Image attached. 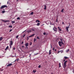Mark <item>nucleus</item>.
<instances>
[{
  "mask_svg": "<svg viewBox=\"0 0 74 74\" xmlns=\"http://www.w3.org/2000/svg\"><path fill=\"white\" fill-rule=\"evenodd\" d=\"M68 62V61L66 60L65 61V62H64V69H65V68L66 67V63Z\"/></svg>",
  "mask_w": 74,
  "mask_h": 74,
  "instance_id": "f257e3e1",
  "label": "nucleus"
},
{
  "mask_svg": "<svg viewBox=\"0 0 74 74\" xmlns=\"http://www.w3.org/2000/svg\"><path fill=\"white\" fill-rule=\"evenodd\" d=\"M7 8V6L6 5H3L1 6V9H3V8Z\"/></svg>",
  "mask_w": 74,
  "mask_h": 74,
  "instance_id": "f03ea898",
  "label": "nucleus"
},
{
  "mask_svg": "<svg viewBox=\"0 0 74 74\" xmlns=\"http://www.w3.org/2000/svg\"><path fill=\"white\" fill-rule=\"evenodd\" d=\"M54 28H55V29L53 28V30L55 32H57V28L55 27V25H54Z\"/></svg>",
  "mask_w": 74,
  "mask_h": 74,
  "instance_id": "7ed1b4c3",
  "label": "nucleus"
},
{
  "mask_svg": "<svg viewBox=\"0 0 74 74\" xmlns=\"http://www.w3.org/2000/svg\"><path fill=\"white\" fill-rule=\"evenodd\" d=\"M58 44H59V45H60V47L62 46V43L61 42V41L59 42Z\"/></svg>",
  "mask_w": 74,
  "mask_h": 74,
  "instance_id": "20e7f679",
  "label": "nucleus"
},
{
  "mask_svg": "<svg viewBox=\"0 0 74 74\" xmlns=\"http://www.w3.org/2000/svg\"><path fill=\"white\" fill-rule=\"evenodd\" d=\"M2 21H3V22H5V23H6V22H10V21L9 20H2Z\"/></svg>",
  "mask_w": 74,
  "mask_h": 74,
  "instance_id": "39448f33",
  "label": "nucleus"
},
{
  "mask_svg": "<svg viewBox=\"0 0 74 74\" xmlns=\"http://www.w3.org/2000/svg\"><path fill=\"white\" fill-rule=\"evenodd\" d=\"M69 27H66V31H68V32H69Z\"/></svg>",
  "mask_w": 74,
  "mask_h": 74,
  "instance_id": "423d86ee",
  "label": "nucleus"
},
{
  "mask_svg": "<svg viewBox=\"0 0 74 74\" xmlns=\"http://www.w3.org/2000/svg\"><path fill=\"white\" fill-rule=\"evenodd\" d=\"M12 64H9L7 65V67H10V66H12Z\"/></svg>",
  "mask_w": 74,
  "mask_h": 74,
  "instance_id": "0eeeda50",
  "label": "nucleus"
},
{
  "mask_svg": "<svg viewBox=\"0 0 74 74\" xmlns=\"http://www.w3.org/2000/svg\"><path fill=\"white\" fill-rule=\"evenodd\" d=\"M12 44H13V42L12 41L10 42V45H12Z\"/></svg>",
  "mask_w": 74,
  "mask_h": 74,
  "instance_id": "6e6552de",
  "label": "nucleus"
},
{
  "mask_svg": "<svg viewBox=\"0 0 74 74\" xmlns=\"http://www.w3.org/2000/svg\"><path fill=\"white\" fill-rule=\"evenodd\" d=\"M25 45L26 47H27L29 46V43H27L25 44Z\"/></svg>",
  "mask_w": 74,
  "mask_h": 74,
  "instance_id": "1a4fd4ad",
  "label": "nucleus"
},
{
  "mask_svg": "<svg viewBox=\"0 0 74 74\" xmlns=\"http://www.w3.org/2000/svg\"><path fill=\"white\" fill-rule=\"evenodd\" d=\"M45 8H44V10H47V6L46 5H44Z\"/></svg>",
  "mask_w": 74,
  "mask_h": 74,
  "instance_id": "9d476101",
  "label": "nucleus"
},
{
  "mask_svg": "<svg viewBox=\"0 0 74 74\" xmlns=\"http://www.w3.org/2000/svg\"><path fill=\"white\" fill-rule=\"evenodd\" d=\"M8 48H9V47H8V46H7L6 49H5V50L6 51L7 50V49H8Z\"/></svg>",
  "mask_w": 74,
  "mask_h": 74,
  "instance_id": "9b49d317",
  "label": "nucleus"
},
{
  "mask_svg": "<svg viewBox=\"0 0 74 74\" xmlns=\"http://www.w3.org/2000/svg\"><path fill=\"white\" fill-rule=\"evenodd\" d=\"M49 55H51V50L49 51Z\"/></svg>",
  "mask_w": 74,
  "mask_h": 74,
  "instance_id": "f8f14e48",
  "label": "nucleus"
},
{
  "mask_svg": "<svg viewBox=\"0 0 74 74\" xmlns=\"http://www.w3.org/2000/svg\"><path fill=\"white\" fill-rule=\"evenodd\" d=\"M34 36V34H33L32 35L29 36V37H33V36Z\"/></svg>",
  "mask_w": 74,
  "mask_h": 74,
  "instance_id": "ddd939ff",
  "label": "nucleus"
},
{
  "mask_svg": "<svg viewBox=\"0 0 74 74\" xmlns=\"http://www.w3.org/2000/svg\"><path fill=\"white\" fill-rule=\"evenodd\" d=\"M29 37H29H29L27 36V40H29Z\"/></svg>",
  "mask_w": 74,
  "mask_h": 74,
  "instance_id": "4468645a",
  "label": "nucleus"
},
{
  "mask_svg": "<svg viewBox=\"0 0 74 74\" xmlns=\"http://www.w3.org/2000/svg\"><path fill=\"white\" fill-rule=\"evenodd\" d=\"M3 40V37H1L0 38V41H1Z\"/></svg>",
  "mask_w": 74,
  "mask_h": 74,
  "instance_id": "2eb2a0df",
  "label": "nucleus"
},
{
  "mask_svg": "<svg viewBox=\"0 0 74 74\" xmlns=\"http://www.w3.org/2000/svg\"><path fill=\"white\" fill-rule=\"evenodd\" d=\"M60 52H61V53H63V50H61L60 51Z\"/></svg>",
  "mask_w": 74,
  "mask_h": 74,
  "instance_id": "dca6fc26",
  "label": "nucleus"
},
{
  "mask_svg": "<svg viewBox=\"0 0 74 74\" xmlns=\"http://www.w3.org/2000/svg\"><path fill=\"white\" fill-rule=\"evenodd\" d=\"M36 71H37L36 70H33V72L34 73H36Z\"/></svg>",
  "mask_w": 74,
  "mask_h": 74,
  "instance_id": "f3484780",
  "label": "nucleus"
},
{
  "mask_svg": "<svg viewBox=\"0 0 74 74\" xmlns=\"http://www.w3.org/2000/svg\"><path fill=\"white\" fill-rule=\"evenodd\" d=\"M64 10V9H62V10L61 11V12H64V11H63V10Z\"/></svg>",
  "mask_w": 74,
  "mask_h": 74,
  "instance_id": "a211bd4d",
  "label": "nucleus"
},
{
  "mask_svg": "<svg viewBox=\"0 0 74 74\" xmlns=\"http://www.w3.org/2000/svg\"><path fill=\"white\" fill-rule=\"evenodd\" d=\"M58 29H59V31H61V29H60V27H58Z\"/></svg>",
  "mask_w": 74,
  "mask_h": 74,
  "instance_id": "6ab92c4d",
  "label": "nucleus"
},
{
  "mask_svg": "<svg viewBox=\"0 0 74 74\" xmlns=\"http://www.w3.org/2000/svg\"><path fill=\"white\" fill-rule=\"evenodd\" d=\"M69 49H68L66 51V52H69Z\"/></svg>",
  "mask_w": 74,
  "mask_h": 74,
  "instance_id": "aec40b11",
  "label": "nucleus"
},
{
  "mask_svg": "<svg viewBox=\"0 0 74 74\" xmlns=\"http://www.w3.org/2000/svg\"><path fill=\"white\" fill-rule=\"evenodd\" d=\"M40 22V21L38 20H36V22Z\"/></svg>",
  "mask_w": 74,
  "mask_h": 74,
  "instance_id": "412c9836",
  "label": "nucleus"
},
{
  "mask_svg": "<svg viewBox=\"0 0 74 74\" xmlns=\"http://www.w3.org/2000/svg\"><path fill=\"white\" fill-rule=\"evenodd\" d=\"M40 23H37V24L36 25V26H39L40 25Z\"/></svg>",
  "mask_w": 74,
  "mask_h": 74,
  "instance_id": "4be33fe9",
  "label": "nucleus"
},
{
  "mask_svg": "<svg viewBox=\"0 0 74 74\" xmlns=\"http://www.w3.org/2000/svg\"><path fill=\"white\" fill-rule=\"evenodd\" d=\"M15 22L14 21H12V24H13V23H15Z\"/></svg>",
  "mask_w": 74,
  "mask_h": 74,
  "instance_id": "5701e85b",
  "label": "nucleus"
},
{
  "mask_svg": "<svg viewBox=\"0 0 74 74\" xmlns=\"http://www.w3.org/2000/svg\"><path fill=\"white\" fill-rule=\"evenodd\" d=\"M18 61H19V59H16V60H15L14 62H15L16 61L17 62H18Z\"/></svg>",
  "mask_w": 74,
  "mask_h": 74,
  "instance_id": "b1692460",
  "label": "nucleus"
},
{
  "mask_svg": "<svg viewBox=\"0 0 74 74\" xmlns=\"http://www.w3.org/2000/svg\"><path fill=\"white\" fill-rule=\"evenodd\" d=\"M12 25H9V27H11V28H12Z\"/></svg>",
  "mask_w": 74,
  "mask_h": 74,
  "instance_id": "393cba45",
  "label": "nucleus"
},
{
  "mask_svg": "<svg viewBox=\"0 0 74 74\" xmlns=\"http://www.w3.org/2000/svg\"><path fill=\"white\" fill-rule=\"evenodd\" d=\"M17 19H18V20H20V17H17Z\"/></svg>",
  "mask_w": 74,
  "mask_h": 74,
  "instance_id": "a878e982",
  "label": "nucleus"
},
{
  "mask_svg": "<svg viewBox=\"0 0 74 74\" xmlns=\"http://www.w3.org/2000/svg\"><path fill=\"white\" fill-rule=\"evenodd\" d=\"M61 43H62V44L63 45H64V43L63 42V41H61Z\"/></svg>",
  "mask_w": 74,
  "mask_h": 74,
  "instance_id": "bb28decb",
  "label": "nucleus"
},
{
  "mask_svg": "<svg viewBox=\"0 0 74 74\" xmlns=\"http://www.w3.org/2000/svg\"><path fill=\"white\" fill-rule=\"evenodd\" d=\"M61 67V65H60V63H59V67Z\"/></svg>",
  "mask_w": 74,
  "mask_h": 74,
  "instance_id": "cd10ccee",
  "label": "nucleus"
},
{
  "mask_svg": "<svg viewBox=\"0 0 74 74\" xmlns=\"http://www.w3.org/2000/svg\"><path fill=\"white\" fill-rule=\"evenodd\" d=\"M33 12H32L30 14V15H33Z\"/></svg>",
  "mask_w": 74,
  "mask_h": 74,
  "instance_id": "c85d7f7f",
  "label": "nucleus"
},
{
  "mask_svg": "<svg viewBox=\"0 0 74 74\" xmlns=\"http://www.w3.org/2000/svg\"><path fill=\"white\" fill-rule=\"evenodd\" d=\"M56 22H58V18H57L56 19Z\"/></svg>",
  "mask_w": 74,
  "mask_h": 74,
  "instance_id": "c756f323",
  "label": "nucleus"
},
{
  "mask_svg": "<svg viewBox=\"0 0 74 74\" xmlns=\"http://www.w3.org/2000/svg\"><path fill=\"white\" fill-rule=\"evenodd\" d=\"M64 59H67L68 58L67 57H64Z\"/></svg>",
  "mask_w": 74,
  "mask_h": 74,
  "instance_id": "7c9ffc66",
  "label": "nucleus"
},
{
  "mask_svg": "<svg viewBox=\"0 0 74 74\" xmlns=\"http://www.w3.org/2000/svg\"><path fill=\"white\" fill-rule=\"evenodd\" d=\"M0 71H3V69H1L0 68Z\"/></svg>",
  "mask_w": 74,
  "mask_h": 74,
  "instance_id": "2f4dec72",
  "label": "nucleus"
},
{
  "mask_svg": "<svg viewBox=\"0 0 74 74\" xmlns=\"http://www.w3.org/2000/svg\"><path fill=\"white\" fill-rule=\"evenodd\" d=\"M41 65H40L38 66V67L39 68H40V67H41Z\"/></svg>",
  "mask_w": 74,
  "mask_h": 74,
  "instance_id": "473e14b6",
  "label": "nucleus"
},
{
  "mask_svg": "<svg viewBox=\"0 0 74 74\" xmlns=\"http://www.w3.org/2000/svg\"><path fill=\"white\" fill-rule=\"evenodd\" d=\"M2 13H4V12H5V11L4 10L3 11H2Z\"/></svg>",
  "mask_w": 74,
  "mask_h": 74,
  "instance_id": "72a5a7b5",
  "label": "nucleus"
},
{
  "mask_svg": "<svg viewBox=\"0 0 74 74\" xmlns=\"http://www.w3.org/2000/svg\"><path fill=\"white\" fill-rule=\"evenodd\" d=\"M32 42H30V44H29L30 45H32Z\"/></svg>",
  "mask_w": 74,
  "mask_h": 74,
  "instance_id": "f704fd0d",
  "label": "nucleus"
},
{
  "mask_svg": "<svg viewBox=\"0 0 74 74\" xmlns=\"http://www.w3.org/2000/svg\"><path fill=\"white\" fill-rule=\"evenodd\" d=\"M38 53H36V54H34V55H35V56H36L37 55H38Z\"/></svg>",
  "mask_w": 74,
  "mask_h": 74,
  "instance_id": "c9c22d12",
  "label": "nucleus"
},
{
  "mask_svg": "<svg viewBox=\"0 0 74 74\" xmlns=\"http://www.w3.org/2000/svg\"><path fill=\"white\" fill-rule=\"evenodd\" d=\"M43 35H45L46 34V33L45 32H44L43 34Z\"/></svg>",
  "mask_w": 74,
  "mask_h": 74,
  "instance_id": "e433bc0d",
  "label": "nucleus"
},
{
  "mask_svg": "<svg viewBox=\"0 0 74 74\" xmlns=\"http://www.w3.org/2000/svg\"><path fill=\"white\" fill-rule=\"evenodd\" d=\"M12 29H11L10 30L9 32H12Z\"/></svg>",
  "mask_w": 74,
  "mask_h": 74,
  "instance_id": "4c0bfd02",
  "label": "nucleus"
},
{
  "mask_svg": "<svg viewBox=\"0 0 74 74\" xmlns=\"http://www.w3.org/2000/svg\"><path fill=\"white\" fill-rule=\"evenodd\" d=\"M27 32H28V33H29V32H31V30L28 31Z\"/></svg>",
  "mask_w": 74,
  "mask_h": 74,
  "instance_id": "58836bf2",
  "label": "nucleus"
},
{
  "mask_svg": "<svg viewBox=\"0 0 74 74\" xmlns=\"http://www.w3.org/2000/svg\"><path fill=\"white\" fill-rule=\"evenodd\" d=\"M18 37H19V36L18 35L16 37V38H18Z\"/></svg>",
  "mask_w": 74,
  "mask_h": 74,
  "instance_id": "ea45409f",
  "label": "nucleus"
},
{
  "mask_svg": "<svg viewBox=\"0 0 74 74\" xmlns=\"http://www.w3.org/2000/svg\"><path fill=\"white\" fill-rule=\"evenodd\" d=\"M69 25L68 27H70V23H69Z\"/></svg>",
  "mask_w": 74,
  "mask_h": 74,
  "instance_id": "a19ab883",
  "label": "nucleus"
},
{
  "mask_svg": "<svg viewBox=\"0 0 74 74\" xmlns=\"http://www.w3.org/2000/svg\"><path fill=\"white\" fill-rule=\"evenodd\" d=\"M53 51H55V47H54L53 49Z\"/></svg>",
  "mask_w": 74,
  "mask_h": 74,
  "instance_id": "79ce46f5",
  "label": "nucleus"
},
{
  "mask_svg": "<svg viewBox=\"0 0 74 74\" xmlns=\"http://www.w3.org/2000/svg\"><path fill=\"white\" fill-rule=\"evenodd\" d=\"M25 36H26V35L25 34H24L23 36V37H25Z\"/></svg>",
  "mask_w": 74,
  "mask_h": 74,
  "instance_id": "37998d69",
  "label": "nucleus"
},
{
  "mask_svg": "<svg viewBox=\"0 0 74 74\" xmlns=\"http://www.w3.org/2000/svg\"><path fill=\"white\" fill-rule=\"evenodd\" d=\"M60 52V51H58V53H57L56 54H57V53H59Z\"/></svg>",
  "mask_w": 74,
  "mask_h": 74,
  "instance_id": "c03bdc74",
  "label": "nucleus"
},
{
  "mask_svg": "<svg viewBox=\"0 0 74 74\" xmlns=\"http://www.w3.org/2000/svg\"><path fill=\"white\" fill-rule=\"evenodd\" d=\"M22 48H25V46H22Z\"/></svg>",
  "mask_w": 74,
  "mask_h": 74,
  "instance_id": "a18cd8bd",
  "label": "nucleus"
},
{
  "mask_svg": "<svg viewBox=\"0 0 74 74\" xmlns=\"http://www.w3.org/2000/svg\"><path fill=\"white\" fill-rule=\"evenodd\" d=\"M37 39H39V37H38V36L37 37Z\"/></svg>",
  "mask_w": 74,
  "mask_h": 74,
  "instance_id": "49530a36",
  "label": "nucleus"
},
{
  "mask_svg": "<svg viewBox=\"0 0 74 74\" xmlns=\"http://www.w3.org/2000/svg\"><path fill=\"white\" fill-rule=\"evenodd\" d=\"M36 39L35 38H34V41H36Z\"/></svg>",
  "mask_w": 74,
  "mask_h": 74,
  "instance_id": "de8ad7c7",
  "label": "nucleus"
},
{
  "mask_svg": "<svg viewBox=\"0 0 74 74\" xmlns=\"http://www.w3.org/2000/svg\"><path fill=\"white\" fill-rule=\"evenodd\" d=\"M65 60H66V59H64L63 60V62H65Z\"/></svg>",
  "mask_w": 74,
  "mask_h": 74,
  "instance_id": "09e8293b",
  "label": "nucleus"
},
{
  "mask_svg": "<svg viewBox=\"0 0 74 74\" xmlns=\"http://www.w3.org/2000/svg\"><path fill=\"white\" fill-rule=\"evenodd\" d=\"M23 42L22 41L21 43V44H23Z\"/></svg>",
  "mask_w": 74,
  "mask_h": 74,
  "instance_id": "8fccbe9b",
  "label": "nucleus"
},
{
  "mask_svg": "<svg viewBox=\"0 0 74 74\" xmlns=\"http://www.w3.org/2000/svg\"><path fill=\"white\" fill-rule=\"evenodd\" d=\"M10 45V48H11V45Z\"/></svg>",
  "mask_w": 74,
  "mask_h": 74,
  "instance_id": "3c124183",
  "label": "nucleus"
},
{
  "mask_svg": "<svg viewBox=\"0 0 74 74\" xmlns=\"http://www.w3.org/2000/svg\"><path fill=\"white\" fill-rule=\"evenodd\" d=\"M25 48L26 49L27 48V49H28V47H25Z\"/></svg>",
  "mask_w": 74,
  "mask_h": 74,
  "instance_id": "603ef678",
  "label": "nucleus"
},
{
  "mask_svg": "<svg viewBox=\"0 0 74 74\" xmlns=\"http://www.w3.org/2000/svg\"><path fill=\"white\" fill-rule=\"evenodd\" d=\"M51 25H54V24H51Z\"/></svg>",
  "mask_w": 74,
  "mask_h": 74,
  "instance_id": "864d4df0",
  "label": "nucleus"
},
{
  "mask_svg": "<svg viewBox=\"0 0 74 74\" xmlns=\"http://www.w3.org/2000/svg\"><path fill=\"white\" fill-rule=\"evenodd\" d=\"M51 48H52V46L51 45Z\"/></svg>",
  "mask_w": 74,
  "mask_h": 74,
  "instance_id": "5fc2aeb1",
  "label": "nucleus"
},
{
  "mask_svg": "<svg viewBox=\"0 0 74 74\" xmlns=\"http://www.w3.org/2000/svg\"><path fill=\"white\" fill-rule=\"evenodd\" d=\"M8 3H9V2H8V1L7 2V4H8Z\"/></svg>",
  "mask_w": 74,
  "mask_h": 74,
  "instance_id": "6e6d98bb",
  "label": "nucleus"
},
{
  "mask_svg": "<svg viewBox=\"0 0 74 74\" xmlns=\"http://www.w3.org/2000/svg\"><path fill=\"white\" fill-rule=\"evenodd\" d=\"M62 24L63 25L64 24V22H62Z\"/></svg>",
  "mask_w": 74,
  "mask_h": 74,
  "instance_id": "4d7b16f0",
  "label": "nucleus"
},
{
  "mask_svg": "<svg viewBox=\"0 0 74 74\" xmlns=\"http://www.w3.org/2000/svg\"><path fill=\"white\" fill-rule=\"evenodd\" d=\"M14 50H15V47H14L13 48Z\"/></svg>",
  "mask_w": 74,
  "mask_h": 74,
  "instance_id": "13d9d810",
  "label": "nucleus"
},
{
  "mask_svg": "<svg viewBox=\"0 0 74 74\" xmlns=\"http://www.w3.org/2000/svg\"><path fill=\"white\" fill-rule=\"evenodd\" d=\"M55 52H56V49H55Z\"/></svg>",
  "mask_w": 74,
  "mask_h": 74,
  "instance_id": "bf43d9fd",
  "label": "nucleus"
},
{
  "mask_svg": "<svg viewBox=\"0 0 74 74\" xmlns=\"http://www.w3.org/2000/svg\"><path fill=\"white\" fill-rule=\"evenodd\" d=\"M32 30H33V31H34V29H32Z\"/></svg>",
  "mask_w": 74,
  "mask_h": 74,
  "instance_id": "052dcab7",
  "label": "nucleus"
},
{
  "mask_svg": "<svg viewBox=\"0 0 74 74\" xmlns=\"http://www.w3.org/2000/svg\"><path fill=\"white\" fill-rule=\"evenodd\" d=\"M60 40V41H62V39H61Z\"/></svg>",
  "mask_w": 74,
  "mask_h": 74,
  "instance_id": "680f3d73",
  "label": "nucleus"
},
{
  "mask_svg": "<svg viewBox=\"0 0 74 74\" xmlns=\"http://www.w3.org/2000/svg\"><path fill=\"white\" fill-rule=\"evenodd\" d=\"M25 32V31H24L23 32V33H24V32Z\"/></svg>",
  "mask_w": 74,
  "mask_h": 74,
  "instance_id": "e2e57ef3",
  "label": "nucleus"
},
{
  "mask_svg": "<svg viewBox=\"0 0 74 74\" xmlns=\"http://www.w3.org/2000/svg\"><path fill=\"white\" fill-rule=\"evenodd\" d=\"M51 74H53V73H51Z\"/></svg>",
  "mask_w": 74,
  "mask_h": 74,
  "instance_id": "0e129e2a",
  "label": "nucleus"
},
{
  "mask_svg": "<svg viewBox=\"0 0 74 74\" xmlns=\"http://www.w3.org/2000/svg\"><path fill=\"white\" fill-rule=\"evenodd\" d=\"M51 27V26H50V27Z\"/></svg>",
  "mask_w": 74,
  "mask_h": 74,
  "instance_id": "69168bd1",
  "label": "nucleus"
},
{
  "mask_svg": "<svg viewBox=\"0 0 74 74\" xmlns=\"http://www.w3.org/2000/svg\"><path fill=\"white\" fill-rule=\"evenodd\" d=\"M3 10H4V9H3Z\"/></svg>",
  "mask_w": 74,
  "mask_h": 74,
  "instance_id": "338daca9",
  "label": "nucleus"
}]
</instances>
